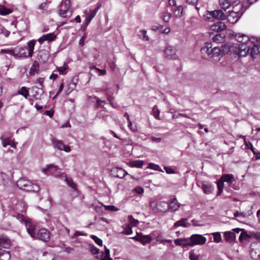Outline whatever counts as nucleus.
Masks as SVG:
<instances>
[{"label": "nucleus", "instance_id": "obj_1", "mask_svg": "<svg viewBox=\"0 0 260 260\" xmlns=\"http://www.w3.org/2000/svg\"><path fill=\"white\" fill-rule=\"evenodd\" d=\"M238 43L233 45L227 44V49L225 51H234L236 54L240 56H245L248 54L247 44H243L242 40H244V42L251 44L248 36L243 34H237L235 36Z\"/></svg>", "mask_w": 260, "mask_h": 260}, {"label": "nucleus", "instance_id": "obj_2", "mask_svg": "<svg viewBox=\"0 0 260 260\" xmlns=\"http://www.w3.org/2000/svg\"><path fill=\"white\" fill-rule=\"evenodd\" d=\"M36 42L35 40H31L27 43V46L16 47V50L17 52H16L15 58L31 57L34 53Z\"/></svg>", "mask_w": 260, "mask_h": 260}, {"label": "nucleus", "instance_id": "obj_3", "mask_svg": "<svg viewBox=\"0 0 260 260\" xmlns=\"http://www.w3.org/2000/svg\"><path fill=\"white\" fill-rule=\"evenodd\" d=\"M150 206L152 210L156 213L166 212L168 210V204L165 201L159 202L151 201Z\"/></svg>", "mask_w": 260, "mask_h": 260}, {"label": "nucleus", "instance_id": "obj_4", "mask_svg": "<svg viewBox=\"0 0 260 260\" xmlns=\"http://www.w3.org/2000/svg\"><path fill=\"white\" fill-rule=\"evenodd\" d=\"M242 230L240 228L233 229L231 231L224 233L223 237L226 242L232 243L236 240V234H238Z\"/></svg>", "mask_w": 260, "mask_h": 260}, {"label": "nucleus", "instance_id": "obj_5", "mask_svg": "<svg viewBox=\"0 0 260 260\" xmlns=\"http://www.w3.org/2000/svg\"><path fill=\"white\" fill-rule=\"evenodd\" d=\"M52 142L53 147L59 150L64 151L67 152H69L71 150L70 146L64 144L61 140L54 139L52 140Z\"/></svg>", "mask_w": 260, "mask_h": 260}, {"label": "nucleus", "instance_id": "obj_6", "mask_svg": "<svg viewBox=\"0 0 260 260\" xmlns=\"http://www.w3.org/2000/svg\"><path fill=\"white\" fill-rule=\"evenodd\" d=\"M190 246H192L194 245H202L206 242L207 239L201 235L194 234L190 237Z\"/></svg>", "mask_w": 260, "mask_h": 260}, {"label": "nucleus", "instance_id": "obj_7", "mask_svg": "<svg viewBox=\"0 0 260 260\" xmlns=\"http://www.w3.org/2000/svg\"><path fill=\"white\" fill-rule=\"evenodd\" d=\"M131 238L141 242L143 245L150 243L152 240L150 235H144L142 233H137L136 236Z\"/></svg>", "mask_w": 260, "mask_h": 260}, {"label": "nucleus", "instance_id": "obj_8", "mask_svg": "<svg viewBox=\"0 0 260 260\" xmlns=\"http://www.w3.org/2000/svg\"><path fill=\"white\" fill-rule=\"evenodd\" d=\"M227 44H224V47L223 49H221L218 47H215L212 48L207 54L208 56L210 57H213L218 56L223 53H228L230 51H225L227 49Z\"/></svg>", "mask_w": 260, "mask_h": 260}, {"label": "nucleus", "instance_id": "obj_9", "mask_svg": "<svg viewBox=\"0 0 260 260\" xmlns=\"http://www.w3.org/2000/svg\"><path fill=\"white\" fill-rule=\"evenodd\" d=\"M34 238L38 239L44 242H47L50 239V233L47 230L42 229L38 232L36 235V237Z\"/></svg>", "mask_w": 260, "mask_h": 260}, {"label": "nucleus", "instance_id": "obj_10", "mask_svg": "<svg viewBox=\"0 0 260 260\" xmlns=\"http://www.w3.org/2000/svg\"><path fill=\"white\" fill-rule=\"evenodd\" d=\"M242 15V13H241L240 11L235 12L231 11L229 12L228 16H226V18L227 17V19L230 23L235 24L238 21Z\"/></svg>", "mask_w": 260, "mask_h": 260}, {"label": "nucleus", "instance_id": "obj_11", "mask_svg": "<svg viewBox=\"0 0 260 260\" xmlns=\"http://www.w3.org/2000/svg\"><path fill=\"white\" fill-rule=\"evenodd\" d=\"M198 185L201 187L204 192L206 194H210L214 190V186L211 183L207 181H203L198 184Z\"/></svg>", "mask_w": 260, "mask_h": 260}, {"label": "nucleus", "instance_id": "obj_12", "mask_svg": "<svg viewBox=\"0 0 260 260\" xmlns=\"http://www.w3.org/2000/svg\"><path fill=\"white\" fill-rule=\"evenodd\" d=\"M176 50L173 46H168L164 50V54L166 58L169 59H176L177 58V55L176 54Z\"/></svg>", "mask_w": 260, "mask_h": 260}, {"label": "nucleus", "instance_id": "obj_13", "mask_svg": "<svg viewBox=\"0 0 260 260\" xmlns=\"http://www.w3.org/2000/svg\"><path fill=\"white\" fill-rule=\"evenodd\" d=\"M49 52L45 49L40 50L37 55V58L42 63H46L49 57Z\"/></svg>", "mask_w": 260, "mask_h": 260}, {"label": "nucleus", "instance_id": "obj_14", "mask_svg": "<svg viewBox=\"0 0 260 260\" xmlns=\"http://www.w3.org/2000/svg\"><path fill=\"white\" fill-rule=\"evenodd\" d=\"M12 245V241L10 238L5 235L0 236V246L2 248L9 249Z\"/></svg>", "mask_w": 260, "mask_h": 260}, {"label": "nucleus", "instance_id": "obj_15", "mask_svg": "<svg viewBox=\"0 0 260 260\" xmlns=\"http://www.w3.org/2000/svg\"><path fill=\"white\" fill-rule=\"evenodd\" d=\"M254 248H251L250 255L254 260H260V244H256Z\"/></svg>", "mask_w": 260, "mask_h": 260}, {"label": "nucleus", "instance_id": "obj_16", "mask_svg": "<svg viewBox=\"0 0 260 260\" xmlns=\"http://www.w3.org/2000/svg\"><path fill=\"white\" fill-rule=\"evenodd\" d=\"M226 29L225 24L221 21L215 23L210 26V29L213 31L219 32Z\"/></svg>", "mask_w": 260, "mask_h": 260}, {"label": "nucleus", "instance_id": "obj_17", "mask_svg": "<svg viewBox=\"0 0 260 260\" xmlns=\"http://www.w3.org/2000/svg\"><path fill=\"white\" fill-rule=\"evenodd\" d=\"M250 53L253 58H256V56L260 53V45L258 42L253 43L250 48Z\"/></svg>", "mask_w": 260, "mask_h": 260}, {"label": "nucleus", "instance_id": "obj_18", "mask_svg": "<svg viewBox=\"0 0 260 260\" xmlns=\"http://www.w3.org/2000/svg\"><path fill=\"white\" fill-rule=\"evenodd\" d=\"M17 185L20 189L27 191L30 186V182L27 180L20 179L17 181Z\"/></svg>", "mask_w": 260, "mask_h": 260}, {"label": "nucleus", "instance_id": "obj_19", "mask_svg": "<svg viewBox=\"0 0 260 260\" xmlns=\"http://www.w3.org/2000/svg\"><path fill=\"white\" fill-rule=\"evenodd\" d=\"M23 224L27 227V231L30 236L32 238L36 237L37 233L35 232V226L32 224L29 220L27 219L26 221H24Z\"/></svg>", "mask_w": 260, "mask_h": 260}, {"label": "nucleus", "instance_id": "obj_20", "mask_svg": "<svg viewBox=\"0 0 260 260\" xmlns=\"http://www.w3.org/2000/svg\"><path fill=\"white\" fill-rule=\"evenodd\" d=\"M180 207V204L178 203L176 198L171 199L170 203L168 204V210L172 211H177Z\"/></svg>", "mask_w": 260, "mask_h": 260}, {"label": "nucleus", "instance_id": "obj_21", "mask_svg": "<svg viewBox=\"0 0 260 260\" xmlns=\"http://www.w3.org/2000/svg\"><path fill=\"white\" fill-rule=\"evenodd\" d=\"M187 218H183L181 219L180 220L177 221L175 223H174L173 228L175 229L179 226H183L184 228L188 227L190 225V224L188 222Z\"/></svg>", "mask_w": 260, "mask_h": 260}, {"label": "nucleus", "instance_id": "obj_22", "mask_svg": "<svg viewBox=\"0 0 260 260\" xmlns=\"http://www.w3.org/2000/svg\"><path fill=\"white\" fill-rule=\"evenodd\" d=\"M213 19L223 20L226 19V15L221 10L212 11Z\"/></svg>", "mask_w": 260, "mask_h": 260}, {"label": "nucleus", "instance_id": "obj_23", "mask_svg": "<svg viewBox=\"0 0 260 260\" xmlns=\"http://www.w3.org/2000/svg\"><path fill=\"white\" fill-rule=\"evenodd\" d=\"M190 239H177L175 240L174 243L176 245L187 246H190Z\"/></svg>", "mask_w": 260, "mask_h": 260}, {"label": "nucleus", "instance_id": "obj_24", "mask_svg": "<svg viewBox=\"0 0 260 260\" xmlns=\"http://www.w3.org/2000/svg\"><path fill=\"white\" fill-rule=\"evenodd\" d=\"M221 179L223 182H226L229 184H232L236 181L234 176L233 174H224L222 176Z\"/></svg>", "mask_w": 260, "mask_h": 260}, {"label": "nucleus", "instance_id": "obj_25", "mask_svg": "<svg viewBox=\"0 0 260 260\" xmlns=\"http://www.w3.org/2000/svg\"><path fill=\"white\" fill-rule=\"evenodd\" d=\"M73 13V11L71 9H60L58 14L60 16L63 18H70Z\"/></svg>", "mask_w": 260, "mask_h": 260}, {"label": "nucleus", "instance_id": "obj_26", "mask_svg": "<svg viewBox=\"0 0 260 260\" xmlns=\"http://www.w3.org/2000/svg\"><path fill=\"white\" fill-rule=\"evenodd\" d=\"M11 255L9 251L0 248V260H9Z\"/></svg>", "mask_w": 260, "mask_h": 260}, {"label": "nucleus", "instance_id": "obj_27", "mask_svg": "<svg viewBox=\"0 0 260 260\" xmlns=\"http://www.w3.org/2000/svg\"><path fill=\"white\" fill-rule=\"evenodd\" d=\"M99 10V8H95L94 10H92L90 14L86 17L85 19V23L86 25H88L93 18L96 15L98 11Z\"/></svg>", "mask_w": 260, "mask_h": 260}, {"label": "nucleus", "instance_id": "obj_28", "mask_svg": "<svg viewBox=\"0 0 260 260\" xmlns=\"http://www.w3.org/2000/svg\"><path fill=\"white\" fill-rule=\"evenodd\" d=\"M39 70V64L37 61H35L33 65L30 68L29 74L31 76L35 75L36 73H38Z\"/></svg>", "mask_w": 260, "mask_h": 260}, {"label": "nucleus", "instance_id": "obj_29", "mask_svg": "<svg viewBox=\"0 0 260 260\" xmlns=\"http://www.w3.org/2000/svg\"><path fill=\"white\" fill-rule=\"evenodd\" d=\"M225 36L221 34H218L215 35L212 38V40L214 42L219 43L223 42L224 41Z\"/></svg>", "mask_w": 260, "mask_h": 260}, {"label": "nucleus", "instance_id": "obj_30", "mask_svg": "<svg viewBox=\"0 0 260 260\" xmlns=\"http://www.w3.org/2000/svg\"><path fill=\"white\" fill-rule=\"evenodd\" d=\"M201 256L197 254L194 250H191L189 252V258L190 260H200Z\"/></svg>", "mask_w": 260, "mask_h": 260}, {"label": "nucleus", "instance_id": "obj_31", "mask_svg": "<svg viewBox=\"0 0 260 260\" xmlns=\"http://www.w3.org/2000/svg\"><path fill=\"white\" fill-rule=\"evenodd\" d=\"M127 174V173L122 169L121 168H117L116 169V175H115V177L122 178L126 175Z\"/></svg>", "mask_w": 260, "mask_h": 260}, {"label": "nucleus", "instance_id": "obj_32", "mask_svg": "<svg viewBox=\"0 0 260 260\" xmlns=\"http://www.w3.org/2000/svg\"><path fill=\"white\" fill-rule=\"evenodd\" d=\"M2 144L3 147H6L8 145L11 146L12 147H15L14 142L9 138H5L3 140Z\"/></svg>", "mask_w": 260, "mask_h": 260}, {"label": "nucleus", "instance_id": "obj_33", "mask_svg": "<svg viewBox=\"0 0 260 260\" xmlns=\"http://www.w3.org/2000/svg\"><path fill=\"white\" fill-rule=\"evenodd\" d=\"M221 8L226 10L231 6V3L229 0H219Z\"/></svg>", "mask_w": 260, "mask_h": 260}, {"label": "nucleus", "instance_id": "obj_34", "mask_svg": "<svg viewBox=\"0 0 260 260\" xmlns=\"http://www.w3.org/2000/svg\"><path fill=\"white\" fill-rule=\"evenodd\" d=\"M101 260H112L110 257V250L105 247V251L101 255Z\"/></svg>", "mask_w": 260, "mask_h": 260}, {"label": "nucleus", "instance_id": "obj_35", "mask_svg": "<svg viewBox=\"0 0 260 260\" xmlns=\"http://www.w3.org/2000/svg\"><path fill=\"white\" fill-rule=\"evenodd\" d=\"M12 12V10L8 9L4 6L0 5V14L2 15H6L9 14Z\"/></svg>", "mask_w": 260, "mask_h": 260}, {"label": "nucleus", "instance_id": "obj_36", "mask_svg": "<svg viewBox=\"0 0 260 260\" xmlns=\"http://www.w3.org/2000/svg\"><path fill=\"white\" fill-rule=\"evenodd\" d=\"M212 44L211 43H206L205 45L201 49V51L203 53H206L207 54L208 52L212 49Z\"/></svg>", "mask_w": 260, "mask_h": 260}, {"label": "nucleus", "instance_id": "obj_37", "mask_svg": "<svg viewBox=\"0 0 260 260\" xmlns=\"http://www.w3.org/2000/svg\"><path fill=\"white\" fill-rule=\"evenodd\" d=\"M183 12V7L181 6H178L174 11V16L179 18L182 16Z\"/></svg>", "mask_w": 260, "mask_h": 260}, {"label": "nucleus", "instance_id": "obj_38", "mask_svg": "<svg viewBox=\"0 0 260 260\" xmlns=\"http://www.w3.org/2000/svg\"><path fill=\"white\" fill-rule=\"evenodd\" d=\"M242 230L240 236H239V240L242 241L244 240H247L249 238H250V235H248L246 232L245 231L244 229H241Z\"/></svg>", "mask_w": 260, "mask_h": 260}, {"label": "nucleus", "instance_id": "obj_39", "mask_svg": "<svg viewBox=\"0 0 260 260\" xmlns=\"http://www.w3.org/2000/svg\"><path fill=\"white\" fill-rule=\"evenodd\" d=\"M172 17V15L171 13L168 12H164L162 13L161 17L163 19V20L166 22H169L171 18Z\"/></svg>", "mask_w": 260, "mask_h": 260}, {"label": "nucleus", "instance_id": "obj_40", "mask_svg": "<svg viewBox=\"0 0 260 260\" xmlns=\"http://www.w3.org/2000/svg\"><path fill=\"white\" fill-rule=\"evenodd\" d=\"M128 222L129 225L131 227L136 226L139 223V221L137 219H134L132 215L128 216Z\"/></svg>", "mask_w": 260, "mask_h": 260}, {"label": "nucleus", "instance_id": "obj_41", "mask_svg": "<svg viewBox=\"0 0 260 260\" xmlns=\"http://www.w3.org/2000/svg\"><path fill=\"white\" fill-rule=\"evenodd\" d=\"M18 93L23 95L25 99H27L29 95L27 89L24 86L21 87V89L18 92Z\"/></svg>", "mask_w": 260, "mask_h": 260}, {"label": "nucleus", "instance_id": "obj_42", "mask_svg": "<svg viewBox=\"0 0 260 260\" xmlns=\"http://www.w3.org/2000/svg\"><path fill=\"white\" fill-rule=\"evenodd\" d=\"M144 165L143 161L141 160H137L133 161L131 162V166L133 167H136L138 168H142Z\"/></svg>", "mask_w": 260, "mask_h": 260}, {"label": "nucleus", "instance_id": "obj_43", "mask_svg": "<svg viewBox=\"0 0 260 260\" xmlns=\"http://www.w3.org/2000/svg\"><path fill=\"white\" fill-rule=\"evenodd\" d=\"M88 249L93 254H96L99 253V249L95 247L93 244H89L88 245Z\"/></svg>", "mask_w": 260, "mask_h": 260}, {"label": "nucleus", "instance_id": "obj_44", "mask_svg": "<svg viewBox=\"0 0 260 260\" xmlns=\"http://www.w3.org/2000/svg\"><path fill=\"white\" fill-rule=\"evenodd\" d=\"M1 53H7L11 55H13L15 57V54L16 52H17V51L16 50V48L14 49H2L1 51Z\"/></svg>", "mask_w": 260, "mask_h": 260}, {"label": "nucleus", "instance_id": "obj_45", "mask_svg": "<svg viewBox=\"0 0 260 260\" xmlns=\"http://www.w3.org/2000/svg\"><path fill=\"white\" fill-rule=\"evenodd\" d=\"M128 144V141L127 139H119L118 141H115V145L119 147L120 145H126Z\"/></svg>", "mask_w": 260, "mask_h": 260}, {"label": "nucleus", "instance_id": "obj_46", "mask_svg": "<svg viewBox=\"0 0 260 260\" xmlns=\"http://www.w3.org/2000/svg\"><path fill=\"white\" fill-rule=\"evenodd\" d=\"M250 41H252L251 44L247 43V42H244V40H242V42H243V44H247L248 45H246L247 46V50H248V53L250 51V47H251L252 45L253 44V43L257 42L258 41L256 38L255 37H251L250 38Z\"/></svg>", "mask_w": 260, "mask_h": 260}, {"label": "nucleus", "instance_id": "obj_47", "mask_svg": "<svg viewBox=\"0 0 260 260\" xmlns=\"http://www.w3.org/2000/svg\"><path fill=\"white\" fill-rule=\"evenodd\" d=\"M213 236L214 241L219 243L221 241V236L219 232H215L211 234Z\"/></svg>", "mask_w": 260, "mask_h": 260}, {"label": "nucleus", "instance_id": "obj_48", "mask_svg": "<svg viewBox=\"0 0 260 260\" xmlns=\"http://www.w3.org/2000/svg\"><path fill=\"white\" fill-rule=\"evenodd\" d=\"M205 19L206 20L209 21H213L214 20L213 15L212 11H207L206 14L204 16Z\"/></svg>", "mask_w": 260, "mask_h": 260}, {"label": "nucleus", "instance_id": "obj_49", "mask_svg": "<svg viewBox=\"0 0 260 260\" xmlns=\"http://www.w3.org/2000/svg\"><path fill=\"white\" fill-rule=\"evenodd\" d=\"M65 180L69 186L73 189L76 190V184L73 182L71 178H66Z\"/></svg>", "mask_w": 260, "mask_h": 260}, {"label": "nucleus", "instance_id": "obj_50", "mask_svg": "<svg viewBox=\"0 0 260 260\" xmlns=\"http://www.w3.org/2000/svg\"><path fill=\"white\" fill-rule=\"evenodd\" d=\"M51 168H54L55 170H57V167L53 164L48 165L45 168L43 169L42 171L46 174H48V171Z\"/></svg>", "mask_w": 260, "mask_h": 260}, {"label": "nucleus", "instance_id": "obj_51", "mask_svg": "<svg viewBox=\"0 0 260 260\" xmlns=\"http://www.w3.org/2000/svg\"><path fill=\"white\" fill-rule=\"evenodd\" d=\"M13 217H15L17 219L19 220L22 223H24V221H26L27 220L24 219L23 215L20 213H16L13 215Z\"/></svg>", "mask_w": 260, "mask_h": 260}, {"label": "nucleus", "instance_id": "obj_52", "mask_svg": "<svg viewBox=\"0 0 260 260\" xmlns=\"http://www.w3.org/2000/svg\"><path fill=\"white\" fill-rule=\"evenodd\" d=\"M43 256L44 257V258L43 260H53L54 257L53 255L48 252H44L42 254Z\"/></svg>", "mask_w": 260, "mask_h": 260}, {"label": "nucleus", "instance_id": "obj_53", "mask_svg": "<svg viewBox=\"0 0 260 260\" xmlns=\"http://www.w3.org/2000/svg\"><path fill=\"white\" fill-rule=\"evenodd\" d=\"M39 190V187L36 184H33L30 183V186L28 189H27V191H34L38 192Z\"/></svg>", "mask_w": 260, "mask_h": 260}, {"label": "nucleus", "instance_id": "obj_54", "mask_svg": "<svg viewBox=\"0 0 260 260\" xmlns=\"http://www.w3.org/2000/svg\"><path fill=\"white\" fill-rule=\"evenodd\" d=\"M90 237L94 241L97 245L102 246L103 245L102 240L95 235H91Z\"/></svg>", "mask_w": 260, "mask_h": 260}, {"label": "nucleus", "instance_id": "obj_55", "mask_svg": "<svg viewBox=\"0 0 260 260\" xmlns=\"http://www.w3.org/2000/svg\"><path fill=\"white\" fill-rule=\"evenodd\" d=\"M146 33L147 31L146 30H141L139 31V36L144 40L148 41L149 40V37L147 36Z\"/></svg>", "mask_w": 260, "mask_h": 260}, {"label": "nucleus", "instance_id": "obj_56", "mask_svg": "<svg viewBox=\"0 0 260 260\" xmlns=\"http://www.w3.org/2000/svg\"><path fill=\"white\" fill-rule=\"evenodd\" d=\"M44 36L46 37L45 38L46 39V41H53L56 38V36L54 33H50L44 35Z\"/></svg>", "mask_w": 260, "mask_h": 260}, {"label": "nucleus", "instance_id": "obj_57", "mask_svg": "<svg viewBox=\"0 0 260 260\" xmlns=\"http://www.w3.org/2000/svg\"><path fill=\"white\" fill-rule=\"evenodd\" d=\"M148 168L154 170L158 171L159 172H163V171L161 169L158 165L153 163L149 164Z\"/></svg>", "mask_w": 260, "mask_h": 260}, {"label": "nucleus", "instance_id": "obj_58", "mask_svg": "<svg viewBox=\"0 0 260 260\" xmlns=\"http://www.w3.org/2000/svg\"><path fill=\"white\" fill-rule=\"evenodd\" d=\"M234 216L235 217L243 219L247 216V213L245 212H240L237 211L234 213Z\"/></svg>", "mask_w": 260, "mask_h": 260}, {"label": "nucleus", "instance_id": "obj_59", "mask_svg": "<svg viewBox=\"0 0 260 260\" xmlns=\"http://www.w3.org/2000/svg\"><path fill=\"white\" fill-rule=\"evenodd\" d=\"M126 227L124 228L123 231L122 232V233L126 235H130L133 233L132 228L129 225H126Z\"/></svg>", "mask_w": 260, "mask_h": 260}, {"label": "nucleus", "instance_id": "obj_60", "mask_svg": "<svg viewBox=\"0 0 260 260\" xmlns=\"http://www.w3.org/2000/svg\"><path fill=\"white\" fill-rule=\"evenodd\" d=\"M32 89L33 90H35L36 89H37L38 91H35V94L34 95V96L35 97V99H38V97H37V93H40L41 94V93H43V90L42 89V88H38V87L37 86H33L32 87Z\"/></svg>", "mask_w": 260, "mask_h": 260}, {"label": "nucleus", "instance_id": "obj_61", "mask_svg": "<svg viewBox=\"0 0 260 260\" xmlns=\"http://www.w3.org/2000/svg\"><path fill=\"white\" fill-rule=\"evenodd\" d=\"M153 112L154 113V116L156 119H159V115L160 113L159 110L157 108L156 106H155L153 108Z\"/></svg>", "mask_w": 260, "mask_h": 260}, {"label": "nucleus", "instance_id": "obj_62", "mask_svg": "<svg viewBox=\"0 0 260 260\" xmlns=\"http://www.w3.org/2000/svg\"><path fill=\"white\" fill-rule=\"evenodd\" d=\"M62 7L65 6L66 8H70L71 4L70 0H62L61 3Z\"/></svg>", "mask_w": 260, "mask_h": 260}, {"label": "nucleus", "instance_id": "obj_63", "mask_svg": "<svg viewBox=\"0 0 260 260\" xmlns=\"http://www.w3.org/2000/svg\"><path fill=\"white\" fill-rule=\"evenodd\" d=\"M134 190L138 194H141L144 192V189L141 186L136 187Z\"/></svg>", "mask_w": 260, "mask_h": 260}, {"label": "nucleus", "instance_id": "obj_64", "mask_svg": "<svg viewBox=\"0 0 260 260\" xmlns=\"http://www.w3.org/2000/svg\"><path fill=\"white\" fill-rule=\"evenodd\" d=\"M250 237H254L256 240H259L260 239V233L258 232L254 233L252 232L250 233Z\"/></svg>", "mask_w": 260, "mask_h": 260}]
</instances>
